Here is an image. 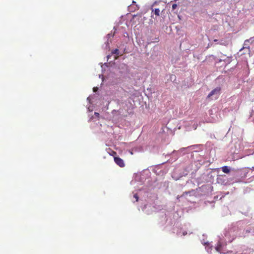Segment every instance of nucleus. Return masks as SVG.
Here are the masks:
<instances>
[{"mask_svg":"<svg viewBox=\"0 0 254 254\" xmlns=\"http://www.w3.org/2000/svg\"><path fill=\"white\" fill-rule=\"evenodd\" d=\"M217 40H214L215 42H217Z\"/></svg>","mask_w":254,"mask_h":254,"instance_id":"10","label":"nucleus"},{"mask_svg":"<svg viewBox=\"0 0 254 254\" xmlns=\"http://www.w3.org/2000/svg\"><path fill=\"white\" fill-rule=\"evenodd\" d=\"M114 161L120 167H124L125 166L124 160L119 157H115Z\"/></svg>","mask_w":254,"mask_h":254,"instance_id":"2","label":"nucleus"},{"mask_svg":"<svg viewBox=\"0 0 254 254\" xmlns=\"http://www.w3.org/2000/svg\"><path fill=\"white\" fill-rule=\"evenodd\" d=\"M249 42V40H245V42H244V44L245 45H247V43Z\"/></svg>","mask_w":254,"mask_h":254,"instance_id":"8","label":"nucleus"},{"mask_svg":"<svg viewBox=\"0 0 254 254\" xmlns=\"http://www.w3.org/2000/svg\"><path fill=\"white\" fill-rule=\"evenodd\" d=\"M221 90V88L220 87H217L209 93L207 96V98L215 99H217L220 94Z\"/></svg>","mask_w":254,"mask_h":254,"instance_id":"1","label":"nucleus"},{"mask_svg":"<svg viewBox=\"0 0 254 254\" xmlns=\"http://www.w3.org/2000/svg\"><path fill=\"white\" fill-rule=\"evenodd\" d=\"M177 7V5L176 3H174L172 5V9L175 10Z\"/></svg>","mask_w":254,"mask_h":254,"instance_id":"7","label":"nucleus"},{"mask_svg":"<svg viewBox=\"0 0 254 254\" xmlns=\"http://www.w3.org/2000/svg\"><path fill=\"white\" fill-rule=\"evenodd\" d=\"M112 53L113 54H116L117 56H118L119 55V50L117 49H116L112 51Z\"/></svg>","mask_w":254,"mask_h":254,"instance_id":"5","label":"nucleus"},{"mask_svg":"<svg viewBox=\"0 0 254 254\" xmlns=\"http://www.w3.org/2000/svg\"><path fill=\"white\" fill-rule=\"evenodd\" d=\"M97 89V88L96 87H94V88H93V91H94V92H95V91H96Z\"/></svg>","mask_w":254,"mask_h":254,"instance_id":"9","label":"nucleus"},{"mask_svg":"<svg viewBox=\"0 0 254 254\" xmlns=\"http://www.w3.org/2000/svg\"><path fill=\"white\" fill-rule=\"evenodd\" d=\"M133 197L135 199V201H137L138 200V196L137 193H134L133 194Z\"/></svg>","mask_w":254,"mask_h":254,"instance_id":"6","label":"nucleus"},{"mask_svg":"<svg viewBox=\"0 0 254 254\" xmlns=\"http://www.w3.org/2000/svg\"><path fill=\"white\" fill-rule=\"evenodd\" d=\"M154 13L156 15L159 16L160 14V9L159 8H155L154 10Z\"/></svg>","mask_w":254,"mask_h":254,"instance_id":"4","label":"nucleus"},{"mask_svg":"<svg viewBox=\"0 0 254 254\" xmlns=\"http://www.w3.org/2000/svg\"><path fill=\"white\" fill-rule=\"evenodd\" d=\"M222 171L226 174H228L230 172V169L229 167L225 166L221 168Z\"/></svg>","mask_w":254,"mask_h":254,"instance_id":"3","label":"nucleus"}]
</instances>
